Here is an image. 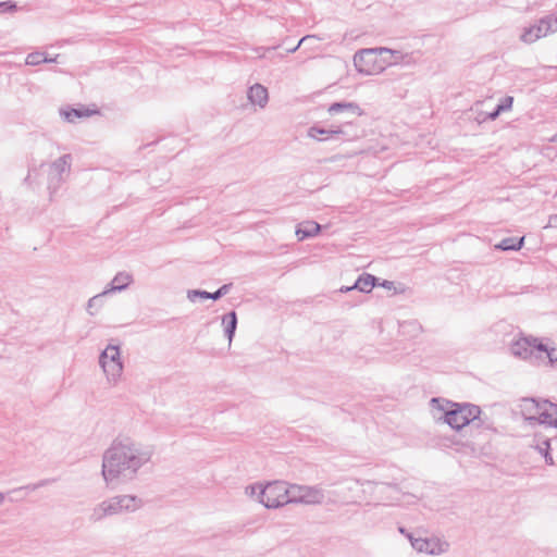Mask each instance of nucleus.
<instances>
[{"label":"nucleus","mask_w":557,"mask_h":557,"mask_svg":"<svg viewBox=\"0 0 557 557\" xmlns=\"http://www.w3.org/2000/svg\"><path fill=\"white\" fill-rule=\"evenodd\" d=\"M541 401L542 399H536L533 397L523 398L520 404L521 413L528 421H536L539 413L541 411Z\"/></svg>","instance_id":"2eb2a0df"},{"label":"nucleus","mask_w":557,"mask_h":557,"mask_svg":"<svg viewBox=\"0 0 557 557\" xmlns=\"http://www.w3.org/2000/svg\"><path fill=\"white\" fill-rule=\"evenodd\" d=\"M297 49H298V46H296L295 48H294V47H290L289 52H295Z\"/></svg>","instance_id":"37998d69"},{"label":"nucleus","mask_w":557,"mask_h":557,"mask_svg":"<svg viewBox=\"0 0 557 557\" xmlns=\"http://www.w3.org/2000/svg\"><path fill=\"white\" fill-rule=\"evenodd\" d=\"M152 455L150 448H144L128 437L114 438L102 455L101 474L104 482L110 485L134 481Z\"/></svg>","instance_id":"f257e3e1"},{"label":"nucleus","mask_w":557,"mask_h":557,"mask_svg":"<svg viewBox=\"0 0 557 557\" xmlns=\"http://www.w3.org/2000/svg\"><path fill=\"white\" fill-rule=\"evenodd\" d=\"M549 34V28L546 26L544 17L540 18L535 24L524 27L520 39L523 42L532 44L540 38H543Z\"/></svg>","instance_id":"ddd939ff"},{"label":"nucleus","mask_w":557,"mask_h":557,"mask_svg":"<svg viewBox=\"0 0 557 557\" xmlns=\"http://www.w3.org/2000/svg\"><path fill=\"white\" fill-rule=\"evenodd\" d=\"M321 231V225L314 221H306L297 228L296 234L300 240L313 237Z\"/></svg>","instance_id":"aec40b11"},{"label":"nucleus","mask_w":557,"mask_h":557,"mask_svg":"<svg viewBox=\"0 0 557 557\" xmlns=\"http://www.w3.org/2000/svg\"><path fill=\"white\" fill-rule=\"evenodd\" d=\"M524 237H506L502 239L496 246V249L503 251H518L522 248Z\"/></svg>","instance_id":"5701e85b"},{"label":"nucleus","mask_w":557,"mask_h":557,"mask_svg":"<svg viewBox=\"0 0 557 557\" xmlns=\"http://www.w3.org/2000/svg\"><path fill=\"white\" fill-rule=\"evenodd\" d=\"M122 506L120 502V496L110 497L100 504H98L89 515L90 522H99L107 517L115 516L122 513Z\"/></svg>","instance_id":"6e6552de"},{"label":"nucleus","mask_w":557,"mask_h":557,"mask_svg":"<svg viewBox=\"0 0 557 557\" xmlns=\"http://www.w3.org/2000/svg\"><path fill=\"white\" fill-rule=\"evenodd\" d=\"M259 490V500L269 509L282 507L290 502L289 485L286 482L274 481Z\"/></svg>","instance_id":"20e7f679"},{"label":"nucleus","mask_w":557,"mask_h":557,"mask_svg":"<svg viewBox=\"0 0 557 557\" xmlns=\"http://www.w3.org/2000/svg\"><path fill=\"white\" fill-rule=\"evenodd\" d=\"M248 99L252 104L264 108L269 100L268 89L261 84H255L248 90Z\"/></svg>","instance_id":"f3484780"},{"label":"nucleus","mask_w":557,"mask_h":557,"mask_svg":"<svg viewBox=\"0 0 557 557\" xmlns=\"http://www.w3.org/2000/svg\"><path fill=\"white\" fill-rule=\"evenodd\" d=\"M72 156L70 153L63 154L51 163V173L49 175L48 189L50 195L55 193L63 182L62 174L70 171Z\"/></svg>","instance_id":"1a4fd4ad"},{"label":"nucleus","mask_w":557,"mask_h":557,"mask_svg":"<svg viewBox=\"0 0 557 557\" xmlns=\"http://www.w3.org/2000/svg\"><path fill=\"white\" fill-rule=\"evenodd\" d=\"M352 126L351 121L344 122L342 125L338 126H331L330 128H324L319 125H313L308 129V136L313 139L318 140H326L329 138H333L337 135L346 136L347 138L350 137V135L345 131V127Z\"/></svg>","instance_id":"9b49d317"},{"label":"nucleus","mask_w":557,"mask_h":557,"mask_svg":"<svg viewBox=\"0 0 557 557\" xmlns=\"http://www.w3.org/2000/svg\"><path fill=\"white\" fill-rule=\"evenodd\" d=\"M123 512H134L141 508L144 502L135 495H119Z\"/></svg>","instance_id":"4be33fe9"},{"label":"nucleus","mask_w":557,"mask_h":557,"mask_svg":"<svg viewBox=\"0 0 557 557\" xmlns=\"http://www.w3.org/2000/svg\"><path fill=\"white\" fill-rule=\"evenodd\" d=\"M550 141L557 143V133L552 137Z\"/></svg>","instance_id":"79ce46f5"},{"label":"nucleus","mask_w":557,"mask_h":557,"mask_svg":"<svg viewBox=\"0 0 557 557\" xmlns=\"http://www.w3.org/2000/svg\"><path fill=\"white\" fill-rule=\"evenodd\" d=\"M222 323L224 325V333L227 337L228 342L231 343L233 341V337L236 332L237 327V314L234 310L230 311L228 313L224 314L222 317Z\"/></svg>","instance_id":"412c9836"},{"label":"nucleus","mask_w":557,"mask_h":557,"mask_svg":"<svg viewBox=\"0 0 557 557\" xmlns=\"http://www.w3.org/2000/svg\"><path fill=\"white\" fill-rule=\"evenodd\" d=\"M433 409L442 412L437 421L448 424L453 430L460 431L479 419L481 408L470 403H454L444 398L433 397L430 400Z\"/></svg>","instance_id":"f03ea898"},{"label":"nucleus","mask_w":557,"mask_h":557,"mask_svg":"<svg viewBox=\"0 0 557 557\" xmlns=\"http://www.w3.org/2000/svg\"><path fill=\"white\" fill-rule=\"evenodd\" d=\"M109 293V290H104L101 294H98L94 297H91L87 302V311L90 315H94L95 312L92 309L98 310L103 305V297Z\"/></svg>","instance_id":"a878e982"},{"label":"nucleus","mask_w":557,"mask_h":557,"mask_svg":"<svg viewBox=\"0 0 557 557\" xmlns=\"http://www.w3.org/2000/svg\"><path fill=\"white\" fill-rule=\"evenodd\" d=\"M545 345L536 337H521L510 345V351L513 356L532 363H539L542 360V354Z\"/></svg>","instance_id":"39448f33"},{"label":"nucleus","mask_w":557,"mask_h":557,"mask_svg":"<svg viewBox=\"0 0 557 557\" xmlns=\"http://www.w3.org/2000/svg\"><path fill=\"white\" fill-rule=\"evenodd\" d=\"M536 422L557 429V404L548 399H542L541 411Z\"/></svg>","instance_id":"f8f14e48"},{"label":"nucleus","mask_w":557,"mask_h":557,"mask_svg":"<svg viewBox=\"0 0 557 557\" xmlns=\"http://www.w3.org/2000/svg\"><path fill=\"white\" fill-rule=\"evenodd\" d=\"M45 62H54V59H48L45 52L39 51L30 52L26 57L27 65H39Z\"/></svg>","instance_id":"393cba45"},{"label":"nucleus","mask_w":557,"mask_h":557,"mask_svg":"<svg viewBox=\"0 0 557 557\" xmlns=\"http://www.w3.org/2000/svg\"><path fill=\"white\" fill-rule=\"evenodd\" d=\"M55 481H57V479H54V478H50V479H42V480H40V481L36 482L35 484H36L37 490H38V488H40V487L47 486V485H49V484H51V483H54Z\"/></svg>","instance_id":"72a5a7b5"},{"label":"nucleus","mask_w":557,"mask_h":557,"mask_svg":"<svg viewBox=\"0 0 557 557\" xmlns=\"http://www.w3.org/2000/svg\"><path fill=\"white\" fill-rule=\"evenodd\" d=\"M379 281L376 276L370 273H362L355 282L354 287L361 293L368 294L379 284Z\"/></svg>","instance_id":"6ab92c4d"},{"label":"nucleus","mask_w":557,"mask_h":557,"mask_svg":"<svg viewBox=\"0 0 557 557\" xmlns=\"http://www.w3.org/2000/svg\"><path fill=\"white\" fill-rule=\"evenodd\" d=\"M232 287V284H224L219 287L215 292H207L201 289H190L187 292V298L190 301H195L196 298L219 300L226 295Z\"/></svg>","instance_id":"4468645a"},{"label":"nucleus","mask_w":557,"mask_h":557,"mask_svg":"<svg viewBox=\"0 0 557 557\" xmlns=\"http://www.w3.org/2000/svg\"><path fill=\"white\" fill-rule=\"evenodd\" d=\"M289 504H321L324 499V494L321 488L307 485H289Z\"/></svg>","instance_id":"0eeeda50"},{"label":"nucleus","mask_w":557,"mask_h":557,"mask_svg":"<svg viewBox=\"0 0 557 557\" xmlns=\"http://www.w3.org/2000/svg\"><path fill=\"white\" fill-rule=\"evenodd\" d=\"M306 39H307V37H304V38L299 39L298 45H297V46H298V48L300 47V45L302 44V41H305Z\"/></svg>","instance_id":"a19ab883"},{"label":"nucleus","mask_w":557,"mask_h":557,"mask_svg":"<svg viewBox=\"0 0 557 557\" xmlns=\"http://www.w3.org/2000/svg\"><path fill=\"white\" fill-rule=\"evenodd\" d=\"M17 9V5H16V2L14 1H3V2H0V12H14L16 11Z\"/></svg>","instance_id":"2f4dec72"},{"label":"nucleus","mask_w":557,"mask_h":557,"mask_svg":"<svg viewBox=\"0 0 557 557\" xmlns=\"http://www.w3.org/2000/svg\"><path fill=\"white\" fill-rule=\"evenodd\" d=\"M352 289H356V288L354 287V285H352V286H343V287H341L339 292H341V293H347V292H350V290H352Z\"/></svg>","instance_id":"4c0bfd02"},{"label":"nucleus","mask_w":557,"mask_h":557,"mask_svg":"<svg viewBox=\"0 0 557 557\" xmlns=\"http://www.w3.org/2000/svg\"><path fill=\"white\" fill-rule=\"evenodd\" d=\"M534 440L536 441L535 448L541 455L546 454V451L549 453L550 450V440L547 437H544L540 434H536Z\"/></svg>","instance_id":"bb28decb"},{"label":"nucleus","mask_w":557,"mask_h":557,"mask_svg":"<svg viewBox=\"0 0 557 557\" xmlns=\"http://www.w3.org/2000/svg\"><path fill=\"white\" fill-rule=\"evenodd\" d=\"M543 456L547 465H554V460L550 453L546 451V454H544Z\"/></svg>","instance_id":"e433bc0d"},{"label":"nucleus","mask_w":557,"mask_h":557,"mask_svg":"<svg viewBox=\"0 0 557 557\" xmlns=\"http://www.w3.org/2000/svg\"><path fill=\"white\" fill-rule=\"evenodd\" d=\"M398 530H399V532H400L401 534H404V535L407 537V534H408L409 532H408L405 528L399 527V528H398Z\"/></svg>","instance_id":"ea45409f"},{"label":"nucleus","mask_w":557,"mask_h":557,"mask_svg":"<svg viewBox=\"0 0 557 557\" xmlns=\"http://www.w3.org/2000/svg\"><path fill=\"white\" fill-rule=\"evenodd\" d=\"M24 184H26V185H30L32 184L30 173H28V175L24 178Z\"/></svg>","instance_id":"58836bf2"},{"label":"nucleus","mask_w":557,"mask_h":557,"mask_svg":"<svg viewBox=\"0 0 557 557\" xmlns=\"http://www.w3.org/2000/svg\"><path fill=\"white\" fill-rule=\"evenodd\" d=\"M543 354L546 355L548 358V362L552 367L557 368V349L556 348H548L545 345V350H543Z\"/></svg>","instance_id":"c85d7f7f"},{"label":"nucleus","mask_w":557,"mask_h":557,"mask_svg":"<svg viewBox=\"0 0 557 557\" xmlns=\"http://www.w3.org/2000/svg\"><path fill=\"white\" fill-rule=\"evenodd\" d=\"M36 490H37L36 484L29 483V484H26V485H23V486H20V487L9 491V494H17V493H21L22 491L34 492Z\"/></svg>","instance_id":"473e14b6"},{"label":"nucleus","mask_w":557,"mask_h":557,"mask_svg":"<svg viewBox=\"0 0 557 557\" xmlns=\"http://www.w3.org/2000/svg\"><path fill=\"white\" fill-rule=\"evenodd\" d=\"M543 17L545 20L546 26L549 28V34L556 33L557 32V15L547 14Z\"/></svg>","instance_id":"7c9ffc66"},{"label":"nucleus","mask_w":557,"mask_h":557,"mask_svg":"<svg viewBox=\"0 0 557 557\" xmlns=\"http://www.w3.org/2000/svg\"><path fill=\"white\" fill-rule=\"evenodd\" d=\"M97 110H89L85 107L81 108H65L60 110L61 116L70 123H74L77 119L88 117L94 113H97Z\"/></svg>","instance_id":"a211bd4d"},{"label":"nucleus","mask_w":557,"mask_h":557,"mask_svg":"<svg viewBox=\"0 0 557 557\" xmlns=\"http://www.w3.org/2000/svg\"><path fill=\"white\" fill-rule=\"evenodd\" d=\"M407 539L410 541L413 549L418 553H425L429 555L442 554L446 550L444 546H448L447 543H442L437 539L416 537L412 533H408Z\"/></svg>","instance_id":"9d476101"},{"label":"nucleus","mask_w":557,"mask_h":557,"mask_svg":"<svg viewBox=\"0 0 557 557\" xmlns=\"http://www.w3.org/2000/svg\"><path fill=\"white\" fill-rule=\"evenodd\" d=\"M476 428H484L485 430H495L493 426V422L488 421L487 418H482L481 413L479 414V419L471 422Z\"/></svg>","instance_id":"c756f323"},{"label":"nucleus","mask_w":557,"mask_h":557,"mask_svg":"<svg viewBox=\"0 0 557 557\" xmlns=\"http://www.w3.org/2000/svg\"><path fill=\"white\" fill-rule=\"evenodd\" d=\"M512 103H513V97L505 96L504 98L500 99L499 103L496 106L497 112H505V111L510 110L512 107Z\"/></svg>","instance_id":"cd10ccee"},{"label":"nucleus","mask_w":557,"mask_h":557,"mask_svg":"<svg viewBox=\"0 0 557 557\" xmlns=\"http://www.w3.org/2000/svg\"><path fill=\"white\" fill-rule=\"evenodd\" d=\"M133 282V276L126 272H119L111 282L109 292H121L128 287Z\"/></svg>","instance_id":"b1692460"},{"label":"nucleus","mask_w":557,"mask_h":557,"mask_svg":"<svg viewBox=\"0 0 557 557\" xmlns=\"http://www.w3.org/2000/svg\"><path fill=\"white\" fill-rule=\"evenodd\" d=\"M384 52L392 53L388 48H367L357 51L354 55V65L358 73L364 75H375L384 71L383 63L379 60V54Z\"/></svg>","instance_id":"7ed1b4c3"},{"label":"nucleus","mask_w":557,"mask_h":557,"mask_svg":"<svg viewBox=\"0 0 557 557\" xmlns=\"http://www.w3.org/2000/svg\"><path fill=\"white\" fill-rule=\"evenodd\" d=\"M330 114H336L339 112H348L355 116H361L364 114V111L359 107L356 102H334L327 109Z\"/></svg>","instance_id":"dca6fc26"},{"label":"nucleus","mask_w":557,"mask_h":557,"mask_svg":"<svg viewBox=\"0 0 557 557\" xmlns=\"http://www.w3.org/2000/svg\"><path fill=\"white\" fill-rule=\"evenodd\" d=\"M4 499V494L0 492V503Z\"/></svg>","instance_id":"c03bdc74"},{"label":"nucleus","mask_w":557,"mask_h":557,"mask_svg":"<svg viewBox=\"0 0 557 557\" xmlns=\"http://www.w3.org/2000/svg\"><path fill=\"white\" fill-rule=\"evenodd\" d=\"M99 364L110 382H116L123 372L119 345L109 344L99 356Z\"/></svg>","instance_id":"423d86ee"},{"label":"nucleus","mask_w":557,"mask_h":557,"mask_svg":"<svg viewBox=\"0 0 557 557\" xmlns=\"http://www.w3.org/2000/svg\"><path fill=\"white\" fill-rule=\"evenodd\" d=\"M500 113L502 112H497V107H495L492 112L487 113L486 117H484L483 121H486V120L494 121L500 115Z\"/></svg>","instance_id":"f704fd0d"},{"label":"nucleus","mask_w":557,"mask_h":557,"mask_svg":"<svg viewBox=\"0 0 557 557\" xmlns=\"http://www.w3.org/2000/svg\"><path fill=\"white\" fill-rule=\"evenodd\" d=\"M377 285L386 289H395V283L393 281L384 280L382 283H379Z\"/></svg>","instance_id":"c9c22d12"}]
</instances>
